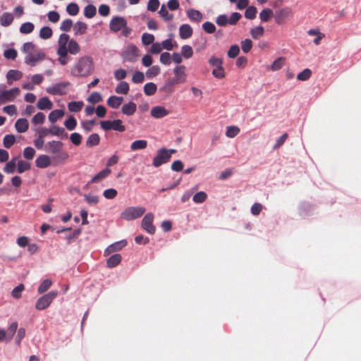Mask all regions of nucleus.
<instances>
[{"label":"nucleus","instance_id":"obj_1","mask_svg":"<svg viewBox=\"0 0 361 361\" xmlns=\"http://www.w3.org/2000/svg\"><path fill=\"white\" fill-rule=\"evenodd\" d=\"M56 52H59L62 55H77L80 52V47L79 44L73 38L66 33L61 34L59 37L57 42Z\"/></svg>","mask_w":361,"mask_h":361},{"label":"nucleus","instance_id":"obj_2","mask_svg":"<svg viewBox=\"0 0 361 361\" xmlns=\"http://www.w3.org/2000/svg\"><path fill=\"white\" fill-rule=\"evenodd\" d=\"M94 71V62L92 57L83 56L73 64L71 73L75 77H87Z\"/></svg>","mask_w":361,"mask_h":361},{"label":"nucleus","instance_id":"obj_3","mask_svg":"<svg viewBox=\"0 0 361 361\" xmlns=\"http://www.w3.org/2000/svg\"><path fill=\"white\" fill-rule=\"evenodd\" d=\"M21 50L26 54L25 57V62L26 64L35 66L39 62L45 59V54L41 49H35V44L31 42H25Z\"/></svg>","mask_w":361,"mask_h":361},{"label":"nucleus","instance_id":"obj_4","mask_svg":"<svg viewBox=\"0 0 361 361\" xmlns=\"http://www.w3.org/2000/svg\"><path fill=\"white\" fill-rule=\"evenodd\" d=\"M145 212V208L142 207H129L121 214V218L126 221H132L141 217Z\"/></svg>","mask_w":361,"mask_h":361},{"label":"nucleus","instance_id":"obj_5","mask_svg":"<svg viewBox=\"0 0 361 361\" xmlns=\"http://www.w3.org/2000/svg\"><path fill=\"white\" fill-rule=\"evenodd\" d=\"M58 295L57 290H52L49 293L42 295L40 297L36 304L35 308L38 310H43L47 308L50 304L52 302L54 299Z\"/></svg>","mask_w":361,"mask_h":361},{"label":"nucleus","instance_id":"obj_6","mask_svg":"<svg viewBox=\"0 0 361 361\" xmlns=\"http://www.w3.org/2000/svg\"><path fill=\"white\" fill-rule=\"evenodd\" d=\"M101 128L107 131V130H116L118 132H124L126 130V127L123 125V122L120 119L114 120V121H102L100 122Z\"/></svg>","mask_w":361,"mask_h":361},{"label":"nucleus","instance_id":"obj_7","mask_svg":"<svg viewBox=\"0 0 361 361\" xmlns=\"http://www.w3.org/2000/svg\"><path fill=\"white\" fill-rule=\"evenodd\" d=\"M209 64L213 67L212 75L217 78L224 77V70L222 67V61L216 56H212L209 60Z\"/></svg>","mask_w":361,"mask_h":361},{"label":"nucleus","instance_id":"obj_8","mask_svg":"<svg viewBox=\"0 0 361 361\" xmlns=\"http://www.w3.org/2000/svg\"><path fill=\"white\" fill-rule=\"evenodd\" d=\"M171 156L168 149L161 148L158 150L157 154L154 157L152 165L154 167H159L161 165L169 162Z\"/></svg>","mask_w":361,"mask_h":361},{"label":"nucleus","instance_id":"obj_9","mask_svg":"<svg viewBox=\"0 0 361 361\" xmlns=\"http://www.w3.org/2000/svg\"><path fill=\"white\" fill-rule=\"evenodd\" d=\"M139 56L140 51L134 45H128L123 53V58L127 61H135Z\"/></svg>","mask_w":361,"mask_h":361},{"label":"nucleus","instance_id":"obj_10","mask_svg":"<svg viewBox=\"0 0 361 361\" xmlns=\"http://www.w3.org/2000/svg\"><path fill=\"white\" fill-rule=\"evenodd\" d=\"M127 22L123 17L116 16L112 18L109 23V28L111 31L117 32L123 28H126Z\"/></svg>","mask_w":361,"mask_h":361},{"label":"nucleus","instance_id":"obj_11","mask_svg":"<svg viewBox=\"0 0 361 361\" xmlns=\"http://www.w3.org/2000/svg\"><path fill=\"white\" fill-rule=\"evenodd\" d=\"M153 221L154 214L151 212L147 213L142 220V228L150 234H154L156 231Z\"/></svg>","mask_w":361,"mask_h":361},{"label":"nucleus","instance_id":"obj_12","mask_svg":"<svg viewBox=\"0 0 361 361\" xmlns=\"http://www.w3.org/2000/svg\"><path fill=\"white\" fill-rule=\"evenodd\" d=\"M43 80L42 75L36 74L32 75L28 79L27 82H25L23 85L24 89L33 90L35 88V85H38Z\"/></svg>","mask_w":361,"mask_h":361},{"label":"nucleus","instance_id":"obj_13","mask_svg":"<svg viewBox=\"0 0 361 361\" xmlns=\"http://www.w3.org/2000/svg\"><path fill=\"white\" fill-rule=\"evenodd\" d=\"M63 144L61 141L53 140L47 142L44 145V149L46 152L53 154V155L59 152L60 149L63 148Z\"/></svg>","mask_w":361,"mask_h":361},{"label":"nucleus","instance_id":"obj_14","mask_svg":"<svg viewBox=\"0 0 361 361\" xmlns=\"http://www.w3.org/2000/svg\"><path fill=\"white\" fill-rule=\"evenodd\" d=\"M307 33L309 36L314 37L313 42L315 45L320 44L321 40L325 37V35L319 28L310 29Z\"/></svg>","mask_w":361,"mask_h":361},{"label":"nucleus","instance_id":"obj_15","mask_svg":"<svg viewBox=\"0 0 361 361\" xmlns=\"http://www.w3.org/2000/svg\"><path fill=\"white\" fill-rule=\"evenodd\" d=\"M68 154L66 151L63 150V148L59 152L55 153L51 157V161L54 164H59L64 162L68 158Z\"/></svg>","mask_w":361,"mask_h":361},{"label":"nucleus","instance_id":"obj_16","mask_svg":"<svg viewBox=\"0 0 361 361\" xmlns=\"http://www.w3.org/2000/svg\"><path fill=\"white\" fill-rule=\"evenodd\" d=\"M51 164V159L47 155H40L35 160L37 167L44 169L49 166Z\"/></svg>","mask_w":361,"mask_h":361},{"label":"nucleus","instance_id":"obj_17","mask_svg":"<svg viewBox=\"0 0 361 361\" xmlns=\"http://www.w3.org/2000/svg\"><path fill=\"white\" fill-rule=\"evenodd\" d=\"M19 92H1L0 94V105L13 101Z\"/></svg>","mask_w":361,"mask_h":361},{"label":"nucleus","instance_id":"obj_18","mask_svg":"<svg viewBox=\"0 0 361 361\" xmlns=\"http://www.w3.org/2000/svg\"><path fill=\"white\" fill-rule=\"evenodd\" d=\"M87 30V23L82 21H77L73 25V32L75 36L83 35Z\"/></svg>","mask_w":361,"mask_h":361},{"label":"nucleus","instance_id":"obj_19","mask_svg":"<svg viewBox=\"0 0 361 361\" xmlns=\"http://www.w3.org/2000/svg\"><path fill=\"white\" fill-rule=\"evenodd\" d=\"M290 16H292V10L288 7L283 8L276 12V21L279 24L282 20H284Z\"/></svg>","mask_w":361,"mask_h":361},{"label":"nucleus","instance_id":"obj_20","mask_svg":"<svg viewBox=\"0 0 361 361\" xmlns=\"http://www.w3.org/2000/svg\"><path fill=\"white\" fill-rule=\"evenodd\" d=\"M111 173V170L109 168H106L104 170L99 172L97 175H95L92 178V180L88 183V184L98 183V182L105 179Z\"/></svg>","mask_w":361,"mask_h":361},{"label":"nucleus","instance_id":"obj_21","mask_svg":"<svg viewBox=\"0 0 361 361\" xmlns=\"http://www.w3.org/2000/svg\"><path fill=\"white\" fill-rule=\"evenodd\" d=\"M192 35V28L188 24H183L179 28V35L181 39H188Z\"/></svg>","mask_w":361,"mask_h":361},{"label":"nucleus","instance_id":"obj_22","mask_svg":"<svg viewBox=\"0 0 361 361\" xmlns=\"http://www.w3.org/2000/svg\"><path fill=\"white\" fill-rule=\"evenodd\" d=\"M169 111L163 106H154L151 110V115L154 118H161L168 115Z\"/></svg>","mask_w":361,"mask_h":361},{"label":"nucleus","instance_id":"obj_23","mask_svg":"<svg viewBox=\"0 0 361 361\" xmlns=\"http://www.w3.org/2000/svg\"><path fill=\"white\" fill-rule=\"evenodd\" d=\"M13 16L9 12H4L0 14V25L4 27H8L13 21Z\"/></svg>","mask_w":361,"mask_h":361},{"label":"nucleus","instance_id":"obj_24","mask_svg":"<svg viewBox=\"0 0 361 361\" xmlns=\"http://www.w3.org/2000/svg\"><path fill=\"white\" fill-rule=\"evenodd\" d=\"M37 107L41 110H50L53 107V103L48 97H42L37 102Z\"/></svg>","mask_w":361,"mask_h":361},{"label":"nucleus","instance_id":"obj_25","mask_svg":"<svg viewBox=\"0 0 361 361\" xmlns=\"http://www.w3.org/2000/svg\"><path fill=\"white\" fill-rule=\"evenodd\" d=\"M15 128L18 133H25L28 130L29 123L26 118H19L15 123Z\"/></svg>","mask_w":361,"mask_h":361},{"label":"nucleus","instance_id":"obj_26","mask_svg":"<svg viewBox=\"0 0 361 361\" xmlns=\"http://www.w3.org/2000/svg\"><path fill=\"white\" fill-rule=\"evenodd\" d=\"M136 104L130 102L122 106V113L126 116H132L136 111Z\"/></svg>","mask_w":361,"mask_h":361},{"label":"nucleus","instance_id":"obj_27","mask_svg":"<svg viewBox=\"0 0 361 361\" xmlns=\"http://www.w3.org/2000/svg\"><path fill=\"white\" fill-rule=\"evenodd\" d=\"M123 101L122 97L111 96L107 100V104L109 106L113 109L118 108Z\"/></svg>","mask_w":361,"mask_h":361},{"label":"nucleus","instance_id":"obj_28","mask_svg":"<svg viewBox=\"0 0 361 361\" xmlns=\"http://www.w3.org/2000/svg\"><path fill=\"white\" fill-rule=\"evenodd\" d=\"M121 259L122 257L120 254L113 255L107 259V267L109 268L116 267L121 263Z\"/></svg>","mask_w":361,"mask_h":361},{"label":"nucleus","instance_id":"obj_29","mask_svg":"<svg viewBox=\"0 0 361 361\" xmlns=\"http://www.w3.org/2000/svg\"><path fill=\"white\" fill-rule=\"evenodd\" d=\"M127 245V242L126 240H121L119 242H116L110 246H109L106 250L105 252H107V254H110L112 252H116L121 250L123 247H125Z\"/></svg>","mask_w":361,"mask_h":361},{"label":"nucleus","instance_id":"obj_30","mask_svg":"<svg viewBox=\"0 0 361 361\" xmlns=\"http://www.w3.org/2000/svg\"><path fill=\"white\" fill-rule=\"evenodd\" d=\"M188 18L193 21L200 22L202 20V14L198 11L193 8L187 11Z\"/></svg>","mask_w":361,"mask_h":361},{"label":"nucleus","instance_id":"obj_31","mask_svg":"<svg viewBox=\"0 0 361 361\" xmlns=\"http://www.w3.org/2000/svg\"><path fill=\"white\" fill-rule=\"evenodd\" d=\"M22 77V73L17 70H10L7 75L8 82L11 84L13 81L19 80Z\"/></svg>","mask_w":361,"mask_h":361},{"label":"nucleus","instance_id":"obj_32","mask_svg":"<svg viewBox=\"0 0 361 361\" xmlns=\"http://www.w3.org/2000/svg\"><path fill=\"white\" fill-rule=\"evenodd\" d=\"M147 146V142L145 140H137L132 142L130 145V149L132 151H136L139 149H144Z\"/></svg>","mask_w":361,"mask_h":361},{"label":"nucleus","instance_id":"obj_33","mask_svg":"<svg viewBox=\"0 0 361 361\" xmlns=\"http://www.w3.org/2000/svg\"><path fill=\"white\" fill-rule=\"evenodd\" d=\"M84 103L82 101L71 102L68 104V110L71 112H79L82 110Z\"/></svg>","mask_w":361,"mask_h":361},{"label":"nucleus","instance_id":"obj_34","mask_svg":"<svg viewBox=\"0 0 361 361\" xmlns=\"http://www.w3.org/2000/svg\"><path fill=\"white\" fill-rule=\"evenodd\" d=\"M264 33V29L262 26L259 25L250 30V35L255 39H257L262 37Z\"/></svg>","mask_w":361,"mask_h":361},{"label":"nucleus","instance_id":"obj_35","mask_svg":"<svg viewBox=\"0 0 361 361\" xmlns=\"http://www.w3.org/2000/svg\"><path fill=\"white\" fill-rule=\"evenodd\" d=\"M99 135L97 133H92L88 137L86 141V144L89 147H93L98 145L99 144Z\"/></svg>","mask_w":361,"mask_h":361},{"label":"nucleus","instance_id":"obj_36","mask_svg":"<svg viewBox=\"0 0 361 361\" xmlns=\"http://www.w3.org/2000/svg\"><path fill=\"white\" fill-rule=\"evenodd\" d=\"M64 115V112L62 110L56 109L52 111L49 115V120L51 123H55L58 119L62 118Z\"/></svg>","mask_w":361,"mask_h":361},{"label":"nucleus","instance_id":"obj_37","mask_svg":"<svg viewBox=\"0 0 361 361\" xmlns=\"http://www.w3.org/2000/svg\"><path fill=\"white\" fill-rule=\"evenodd\" d=\"M52 35H53V31L48 26H44V27H42L39 30V37L42 39H48L51 37Z\"/></svg>","mask_w":361,"mask_h":361},{"label":"nucleus","instance_id":"obj_38","mask_svg":"<svg viewBox=\"0 0 361 361\" xmlns=\"http://www.w3.org/2000/svg\"><path fill=\"white\" fill-rule=\"evenodd\" d=\"M97 13L96 7L92 4H89L84 8V16L87 18H92Z\"/></svg>","mask_w":361,"mask_h":361},{"label":"nucleus","instance_id":"obj_39","mask_svg":"<svg viewBox=\"0 0 361 361\" xmlns=\"http://www.w3.org/2000/svg\"><path fill=\"white\" fill-rule=\"evenodd\" d=\"M17 329H18V322H14L11 324V325L8 328L7 331H6L8 341H11L13 338V336L15 335V334L17 331Z\"/></svg>","mask_w":361,"mask_h":361},{"label":"nucleus","instance_id":"obj_40","mask_svg":"<svg viewBox=\"0 0 361 361\" xmlns=\"http://www.w3.org/2000/svg\"><path fill=\"white\" fill-rule=\"evenodd\" d=\"M35 28V25L32 23L27 22L23 23L20 27V32L22 34H30L31 33Z\"/></svg>","mask_w":361,"mask_h":361},{"label":"nucleus","instance_id":"obj_41","mask_svg":"<svg viewBox=\"0 0 361 361\" xmlns=\"http://www.w3.org/2000/svg\"><path fill=\"white\" fill-rule=\"evenodd\" d=\"M284 63H285V58L279 57L272 63L270 68L272 71H279L283 66Z\"/></svg>","mask_w":361,"mask_h":361},{"label":"nucleus","instance_id":"obj_42","mask_svg":"<svg viewBox=\"0 0 361 361\" xmlns=\"http://www.w3.org/2000/svg\"><path fill=\"white\" fill-rule=\"evenodd\" d=\"M273 12L270 8L263 9L259 13V18L262 22H267L270 20Z\"/></svg>","mask_w":361,"mask_h":361},{"label":"nucleus","instance_id":"obj_43","mask_svg":"<svg viewBox=\"0 0 361 361\" xmlns=\"http://www.w3.org/2000/svg\"><path fill=\"white\" fill-rule=\"evenodd\" d=\"M16 161L17 158L14 157L9 162H8L5 167H4V171L7 173H14L16 168Z\"/></svg>","mask_w":361,"mask_h":361},{"label":"nucleus","instance_id":"obj_44","mask_svg":"<svg viewBox=\"0 0 361 361\" xmlns=\"http://www.w3.org/2000/svg\"><path fill=\"white\" fill-rule=\"evenodd\" d=\"M51 285L52 281L50 279L44 280L38 287V293L40 294L44 293V292L49 289Z\"/></svg>","mask_w":361,"mask_h":361},{"label":"nucleus","instance_id":"obj_45","mask_svg":"<svg viewBox=\"0 0 361 361\" xmlns=\"http://www.w3.org/2000/svg\"><path fill=\"white\" fill-rule=\"evenodd\" d=\"M207 198V195L204 191L197 192L193 195L192 200L197 204L204 202Z\"/></svg>","mask_w":361,"mask_h":361},{"label":"nucleus","instance_id":"obj_46","mask_svg":"<svg viewBox=\"0 0 361 361\" xmlns=\"http://www.w3.org/2000/svg\"><path fill=\"white\" fill-rule=\"evenodd\" d=\"M79 6L75 3H70L66 6V11L67 13L73 16H75L78 14L79 13Z\"/></svg>","mask_w":361,"mask_h":361},{"label":"nucleus","instance_id":"obj_47","mask_svg":"<svg viewBox=\"0 0 361 361\" xmlns=\"http://www.w3.org/2000/svg\"><path fill=\"white\" fill-rule=\"evenodd\" d=\"M240 133V128L235 126H228L226 128V135L228 137H235Z\"/></svg>","mask_w":361,"mask_h":361},{"label":"nucleus","instance_id":"obj_48","mask_svg":"<svg viewBox=\"0 0 361 361\" xmlns=\"http://www.w3.org/2000/svg\"><path fill=\"white\" fill-rule=\"evenodd\" d=\"M73 25L74 24L72 20L66 19L61 22L60 29L63 32H69L72 27L73 28Z\"/></svg>","mask_w":361,"mask_h":361},{"label":"nucleus","instance_id":"obj_49","mask_svg":"<svg viewBox=\"0 0 361 361\" xmlns=\"http://www.w3.org/2000/svg\"><path fill=\"white\" fill-rule=\"evenodd\" d=\"M159 13L161 16V18L166 21L171 20L173 18V15L169 13V11L165 7V5L161 6Z\"/></svg>","mask_w":361,"mask_h":361},{"label":"nucleus","instance_id":"obj_50","mask_svg":"<svg viewBox=\"0 0 361 361\" xmlns=\"http://www.w3.org/2000/svg\"><path fill=\"white\" fill-rule=\"evenodd\" d=\"M312 73V71L310 68H305L298 74L297 79L298 80L305 81L311 77Z\"/></svg>","mask_w":361,"mask_h":361},{"label":"nucleus","instance_id":"obj_51","mask_svg":"<svg viewBox=\"0 0 361 361\" xmlns=\"http://www.w3.org/2000/svg\"><path fill=\"white\" fill-rule=\"evenodd\" d=\"M16 166H18L17 170L19 173H22L30 169V164L23 160L18 161V163L16 162Z\"/></svg>","mask_w":361,"mask_h":361},{"label":"nucleus","instance_id":"obj_52","mask_svg":"<svg viewBox=\"0 0 361 361\" xmlns=\"http://www.w3.org/2000/svg\"><path fill=\"white\" fill-rule=\"evenodd\" d=\"M16 138L13 135H6L4 137L3 144L6 148H10L15 142Z\"/></svg>","mask_w":361,"mask_h":361},{"label":"nucleus","instance_id":"obj_53","mask_svg":"<svg viewBox=\"0 0 361 361\" xmlns=\"http://www.w3.org/2000/svg\"><path fill=\"white\" fill-rule=\"evenodd\" d=\"M25 286L23 283L19 284L16 288H14L11 292V295L16 298L19 299L21 298V293L24 290Z\"/></svg>","mask_w":361,"mask_h":361},{"label":"nucleus","instance_id":"obj_54","mask_svg":"<svg viewBox=\"0 0 361 361\" xmlns=\"http://www.w3.org/2000/svg\"><path fill=\"white\" fill-rule=\"evenodd\" d=\"M64 125L66 128L69 130H73L77 126V121L76 119L73 116H71L65 122Z\"/></svg>","mask_w":361,"mask_h":361},{"label":"nucleus","instance_id":"obj_55","mask_svg":"<svg viewBox=\"0 0 361 361\" xmlns=\"http://www.w3.org/2000/svg\"><path fill=\"white\" fill-rule=\"evenodd\" d=\"M87 101L90 103L94 104L102 102V97L99 92H94L89 96V97L87 98Z\"/></svg>","mask_w":361,"mask_h":361},{"label":"nucleus","instance_id":"obj_56","mask_svg":"<svg viewBox=\"0 0 361 361\" xmlns=\"http://www.w3.org/2000/svg\"><path fill=\"white\" fill-rule=\"evenodd\" d=\"M181 54L185 59L192 57L193 54L192 49L189 45H184L181 47Z\"/></svg>","mask_w":361,"mask_h":361},{"label":"nucleus","instance_id":"obj_57","mask_svg":"<svg viewBox=\"0 0 361 361\" xmlns=\"http://www.w3.org/2000/svg\"><path fill=\"white\" fill-rule=\"evenodd\" d=\"M35 150L31 147H27L23 150V157L28 160H31L35 155Z\"/></svg>","mask_w":361,"mask_h":361},{"label":"nucleus","instance_id":"obj_58","mask_svg":"<svg viewBox=\"0 0 361 361\" xmlns=\"http://www.w3.org/2000/svg\"><path fill=\"white\" fill-rule=\"evenodd\" d=\"M185 68L183 66H177L174 69V73L178 80H183L185 76Z\"/></svg>","mask_w":361,"mask_h":361},{"label":"nucleus","instance_id":"obj_59","mask_svg":"<svg viewBox=\"0 0 361 361\" xmlns=\"http://www.w3.org/2000/svg\"><path fill=\"white\" fill-rule=\"evenodd\" d=\"M118 192L116 189L109 188L105 190L103 192V195L105 198L108 200H112L116 197Z\"/></svg>","mask_w":361,"mask_h":361},{"label":"nucleus","instance_id":"obj_60","mask_svg":"<svg viewBox=\"0 0 361 361\" xmlns=\"http://www.w3.org/2000/svg\"><path fill=\"white\" fill-rule=\"evenodd\" d=\"M160 73V68L159 66H153L149 68L146 72V75L148 78H152L157 75Z\"/></svg>","mask_w":361,"mask_h":361},{"label":"nucleus","instance_id":"obj_61","mask_svg":"<svg viewBox=\"0 0 361 361\" xmlns=\"http://www.w3.org/2000/svg\"><path fill=\"white\" fill-rule=\"evenodd\" d=\"M252 47V42L250 39H246L241 42V48L243 52H249Z\"/></svg>","mask_w":361,"mask_h":361},{"label":"nucleus","instance_id":"obj_62","mask_svg":"<svg viewBox=\"0 0 361 361\" xmlns=\"http://www.w3.org/2000/svg\"><path fill=\"white\" fill-rule=\"evenodd\" d=\"M49 131L50 134L52 135L60 136L65 132V130L64 128H61L59 126H53L50 128H49Z\"/></svg>","mask_w":361,"mask_h":361},{"label":"nucleus","instance_id":"obj_63","mask_svg":"<svg viewBox=\"0 0 361 361\" xmlns=\"http://www.w3.org/2000/svg\"><path fill=\"white\" fill-rule=\"evenodd\" d=\"M257 8L255 6H249L245 13V16L248 19H254L256 17Z\"/></svg>","mask_w":361,"mask_h":361},{"label":"nucleus","instance_id":"obj_64","mask_svg":"<svg viewBox=\"0 0 361 361\" xmlns=\"http://www.w3.org/2000/svg\"><path fill=\"white\" fill-rule=\"evenodd\" d=\"M154 40V37L152 34L144 33L142 36V42L145 45L152 44Z\"/></svg>","mask_w":361,"mask_h":361}]
</instances>
